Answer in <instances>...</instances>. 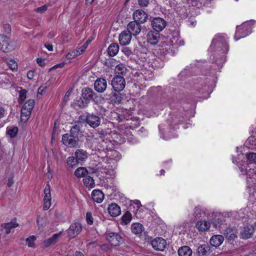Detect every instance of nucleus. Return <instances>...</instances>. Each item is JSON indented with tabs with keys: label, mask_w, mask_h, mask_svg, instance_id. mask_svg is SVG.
Returning a JSON list of instances; mask_svg holds the SVG:
<instances>
[{
	"label": "nucleus",
	"mask_w": 256,
	"mask_h": 256,
	"mask_svg": "<svg viewBox=\"0 0 256 256\" xmlns=\"http://www.w3.org/2000/svg\"><path fill=\"white\" fill-rule=\"evenodd\" d=\"M74 156L79 162L86 160L88 158V154L82 149L76 150L74 152Z\"/></svg>",
	"instance_id": "obj_26"
},
{
	"label": "nucleus",
	"mask_w": 256,
	"mask_h": 256,
	"mask_svg": "<svg viewBox=\"0 0 256 256\" xmlns=\"http://www.w3.org/2000/svg\"><path fill=\"white\" fill-rule=\"evenodd\" d=\"M132 214L129 211H126L121 218L122 223L126 224L130 222L132 220Z\"/></svg>",
	"instance_id": "obj_40"
},
{
	"label": "nucleus",
	"mask_w": 256,
	"mask_h": 256,
	"mask_svg": "<svg viewBox=\"0 0 256 256\" xmlns=\"http://www.w3.org/2000/svg\"><path fill=\"white\" fill-rule=\"evenodd\" d=\"M36 238L34 236H29L26 240V242H27L28 246L29 247H34V241L36 240Z\"/></svg>",
	"instance_id": "obj_48"
},
{
	"label": "nucleus",
	"mask_w": 256,
	"mask_h": 256,
	"mask_svg": "<svg viewBox=\"0 0 256 256\" xmlns=\"http://www.w3.org/2000/svg\"><path fill=\"white\" fill-rule=\"evenodd\" d=\"M92 196L94 201L100 203L104 198V194L99 190H94L92 194Z\"/></svg>",
	"instance_id": "obj_27"
},
{
	"label": "nucleus",
	"mask_w": 256,
	"mask_h": 256,
	"mask_svg": "<svg viewBox=\"0 0 256 256\" xmlns=\"http://www.w3.org/2000/svg\"><path fill=\"white\" fill-rule=\"evenodd\" d=\"M121 50L127 56H129L133 53L132 50L128 47H124Z\"/></svg>",
	"instance_id": "obj_50"
},
{
	"label": "nucleus",
	"mask_w": 256,
	"mask_h": 256,
	"mask_svg": "<svg viewBox=\"0 0 256 256\" xmlns=\"http://www.w3.org/2000/svg\"><path fill=\"white\" fill-rule=\"evenodd\" d=\"M80 162L76 157L74 156H69L67 158V164L72 168L76 167Z\"/></svg>",
	"instance_id": "obj_39"
},
{
	"label": "nucleus",
	"mask_w": 256,
	"mask_h": 256,
	"mask_svg": "<svg viewBox=\"0 0 256 256\" xmlns=\"http://www.w3.org/2000/svg\"><path fill=\"white\" fill-rule=\"evenodd\" d=\"M196 227L199 231L204 232L210 228V223L206 220H200L197 222Z\"/></svg>",
	"instance_id": "obj_32"
},
{
	"label": "nucleus",
	"mask_w": 256,
	"mask_h": 256,
	"mask_svg": "<svg viewBox=\"0 0 256 256\" xmlns=\"http://www.w3.org/2000/svg\"><path fill=\"white\" fill-rule=\"evenodd\" d=\"M178 253L179 256H191L192 251L188 246H185L180 248Z\"/></svg>",
	"instance_id": "obj_28"
},
{
	"label": "nucleus",
	"mask_w": 256,
	"mask_h": 256,
	"mask_svg": "<svg viewBox=\"0 0 256 256\" xmlns=\"http://www.w3.org/2000/svg\"><path fill=\"white\" fill-rule=\"evenodd\" d=\"M132 36L127 30L123 31L120 34L118 37L120 44L122 46L128 44L131 40Z\"/></svg>",
	"instance_id": "obj_21"
},
{
	"label": "nucleus",
	"mask_w": 256,
	"mask_h": 256,
	"mask_svg": "<svg viewBox=\"0 0 256 256\" xmlns=\"http://www.w3.org/2000/svg\"><path fill=\"white\" fill-rule=\"evenodd\" d=\"M140 23L136 21L130 22L127 26V31L132 35L136 36L142 30Z\"/></svg>",
	"instance_id": "obj_8"
},
{
	"label": "nucleus",
	"mask_w": 256,
	"mask_h": 256,
	"mask_svg": "<svg viewBox=\"0 0 256 256\" xmlns=\"http://www.w3.org/2000/svg\"><path fill=\"white\" fill-rule=\"evenodd\" d=\"M224 222V216L219 214L215 216L212 222L215 228H219L222 224Z\"/></svg>",
	"instance_id": "obj_29"
},
{
	"label": "nucleus",
	"mask_w": 256,
	"mask_h": 256,
	"mask_svg": "<svg viewBox=\"0 0 256 256\" xmlns=\"http://www.w3.org/2000/svg\"><path fill=\"white\" fill-rule=\"evenodd\" d=\"M88 102L84 98L82 100L80 98L79 100H78L77 104L80 108H84L87 106Z\"/></svg>",
	"instance_id": "obj_49"
},
{
	"label": "nucleus",
	"mask_w": 256,
	"mask_h": 256,
	"mask_svg": "<svg viewBox=\"0 0 256 256\" xmlns=\"http://www.w3.org/2000/svg\"><path fill=\"white\" fill-rule=\"evenodd\" d=\"M107 178H113L115 177L116 172L114 169H110L106 168L104 170V172Z\"/></svg>",
	"instance_id": "obj_41"
},
{
	"label": "nucleus",
	"mask_w": 256,
	"mask_h": 256,
	"mask_svg": "<svg viewBox=\"0 0 256 256\" xmlns=\"http://www.w3.org/2000/svg\"><path fill=\"white\" fill-rule=\"evenodd\" d=\"M242 172H246V175L250 178L252 177L254 175L256 176V169H249L247 170V168H240Z\"/></svg>",
	"instance_id": "obj_43"
},
{
	"label": "nucleus",
	"mask_w": 256,
	"mask_h": 256,
	"mask_svg": "<svg viewBox=\"0 0 256 256\" xmlns=\"http://www.w3.org/2000/svg\"><path fill=\"white\" fill-rule=\"evenodd\" d=\"M107 87V82L106 79L102 78H98L94 83V90L98 92H104Z\"/></svg>",
	"instance_id": "obj_16"
},
{
	"label": "nucleus",
	"mask_w": 256,
	"mask_h": 256,
	"mask_svg": "<svg viewBox=\"0 0 256 256\" xmlns=\"http://www.w3.org/2000/svg\"><path fill=\"white\" fill-rule=\"evenodd\" d=\"M4 31L6 34H9L11 32V26L8 24H6L4 25Z\"/></svg>",
	"instance_id": "obj_55"
},
{
	"label": "nucleus",
	"mask_w": 256,
	"mask_h": 256,
	"mask_svg": "<svg viewBox=\"0 0 256 256\" xmlns=\"http://www.w3.org/2000/svg\"><path fill=\"white\" fill-rule=\"evenodd\" d=\"M18 132V128L16 126H9L7 128L6 132L10 138H14Z\"/></svg>",
	"instance_id": "obj_38"
},
{
	"label": "nucleus",
	"mask_w": 256,
	"mask_h": 256,
	"mask_svg": "<svg viewBox=\"0 0 256 256\" xmlns=\"http://www.w3.org/2000/svg\"><path fill=\"white\" fill-rule=\"evenodd\" d=\"M80 124H76L72 126L70 130V134L78 139L80 132Z\"/></svg>",
	"instance_id": "obj_35"
},
{
	"label": "nucleus",
	"mask_w": 256,
	"mask_h": 256,
	"mask_svg": "<svg viewBox=\"0 0 256 256\" xmlns=\"http://www.w3.org/2000/svg\"><path fill=\"white\" fill-rule=\"evenodd\" d=\"M224 240V238L222 236L214 235L210 238V242L212 246L217 248L222 244Z\"/></svg>",
	"instance_id": "obj_24"
},
{
	"label": "nucleus",
	"mask_w": 256,
	"mask_h": 256,
	"mask_svg": "<svg viewBox=\"0 0 256 256\" xmlns=\"http://www.w3.org/2000/svg\"><path fill=\"white\" fill-rule=\"evenodd\" d=\"M45 47L49 50L52 51L53 50V46L50 44H44Z\"/></svg>",
	"instance_id": "obj_62"
},
{
	"label": "nucleus",
	"mask_w": 256,
	"mask_h": 256,
	"mask_svg": "<svg viewBox=\"0 0 256 256\" xmlns=\"http://www.w3.org/2000/svg\"><path fill=\"white\" fill-rule=\"evenodd\" d=\"M212 252V250L210 245L203 244L198 247L194 254H196V256H208Z\"/></svg>",
	"instance_id": "obj_14"
},
{
	"label": "nucleus",
	"mask_w": 256,
	"mask_h": 256,
	"mask_svg": "<svg viewBox=\"0 0 256 256\" xmlns=\"http://www.w3.org/2000/svg\"><path fill=\"white\" fill-rule=\"evenodd\" d=\"M210 48L211 49L220 48L223 52H227L228 50V46L225 36L221 34L216 35L212 41Z\"/></svg>",
	"instance_id": "obj_2"
},
{
	"label": "nucleus",
	"mask_w": 256,
	"mask_h": 256,
	"mask_svg": "<svg viewBox=\"0 0 256 256\" xmlns=\"http://www.w3.org/2000/svg\"><path fill=\"white\" fill-rule=\"evenodd\" d=\"M160 238L158 237L156 238L155 239L153 240L152 241L151 244L152 246L154 249L156 250H160Z\"/></svg>",
	"instance_id": "obj_46"
},
{
	"label": "nucleus",
	"mask_w": 256,
	"mask_h": 256,
	"mask_svg": "<svg viewBox=\"0 0 256 256\" xmlns=\"http://www.w3.org/2000/svg\"><path fill=\"white\" fill-rule=\"evenodd\" d=\"M166 31H167L165 34L166 36L161 34V54H166V52H167L166 54L172 56L176 52L178 46L184 44V42L179 40L177 33L170 36L171 31L170 30Z\"/></svg>",
	"instance_id": "obj_1"
},
{
	"label": "nucleus",
	"mask_w": 256,
	"mask_h": 256,
	"mask_svg": "<svg viewBox=\"0 0 256 256\" xmlns=\"http://www.w3.org/2000/svg\"><path fill=\"white\" fill-rule=\"evenodd\" d=\"M62 142L67 147L74 148L78 145V140L72 135L66 134L62 136Z\"/></svg>",
	"instance_id": "obj_10"
},
{
	"label": "nucleus",
	"mask_w": 256,
	"mask_h": 256,
	"mask_svg": "<svg viewBox=\"0 0 256 256\" xmlns=\"http://www.w3.org/2000/svg\"><path fill=\"white\" fill-rule=\"evenodd\" d=\"M7 64L9 68L11 69L12 70L14 71L17 70L18 64L15 60H10L7 62Z\"/></svg>",
	"instance_id": "obj_47"
},
{
	"label": "nucleus",
	"mask_w": 256,
	"mask_h": 256,
	"mask_svg": "<svg viewBox=\"0 0 256 256\" xmlns=\"http://www.w3.org/2000/svg\"><path fill=\"white\" fill-rule=\"evenodd\" d=\"M170 243V241L166 238L165 240L161 238V244L162 246V248L161 249V252H165V253L166 254L167 250H168L169 244Z\"/></svg>",
	"instance_id": "obj_42"
},
{
	"label": "nucleus",
	"mask_w": 256,
	"mask_h": 256,
	"mask_svg": "<svg viewBox=\"0 0 256 256\" xmlns=\"http://www.w3.org/2000/svg\"><path fill=\"white\" fill-rule=\"evenodd\" d=\"M256 228L253 226H248L243 228L240 235L242 238L248 239L252 236Z\"/></svg>",
	"instance_id": "obj_18"
},
{
	"label": "nucleus",
	"mask_w": 256,
	"mask_h": 256,
	"mask_svg": "<svg viewBox=\"0 0 256 256\" xmlns=\"http://www.w3.org/2000/svg\"><path fill=\"white\" fill-rule=\"evenodd\" d=\"M26 90H22L20 92L19 100L24 101L26 98Z\"/></svg>",
	"instance_id": "obj_51"
},
{
	"label": "nucleus",
	"mask_w": 256,
	"mask_h": 256,
	"mask_svg": "<svg viewBox=\"0 0 256 256\" xmlns=\"http://www.w3.org/2000/svg\"><path fill=\"white\" fill-rule=\"evenodd\" d=\"M210 214L208 210L201 206H197L194 208V216L196 218H200L204 217H208Z\"/></svg>",
	"instance_id": "obj_17"
},
{
	"label": "nucleus",
	"mask_w": 256,
	"mask_h": 256,
	"mask_svg": "<svg viewBox=\"0 0 256 256\" xmlns=\"http://www.w3.org/2000/svg\"><path fill=\"white\" fill-rule=\"evenodd\" d=\"M202 94H209L208 86H204L202 89L199 92Z\"/></svg>",
	"instance_id": "obj_56"
},
{
	"label": "nucleus",
	"mask_w": 256,
	"mask_h": 256,
	"mask_svg": "<svg viewBox=\"0 0 256 256\" xmlns=\"http://www.w3.org/2000/svg\"><path fill=\"white\" fill-rule=\"evenodd\" d=\"M36 62L40 66H42L44 64V60L42 58H38Z\"/></svg>",
	"instance_id": "obj_63"
},
{
	"label": "nucleus",
	"mask_w": 256,
	"mask_h": 256,
	"mask_svg": "<svg viewBox=\"0 0 256 256\" xmlns=\"http://www.w3.org/2000/svg\"><path fill=\"white\" fill-rule=\"evenodd\" d=\"M82 230V226L80 223H73L67 230L68 236L70 238H74Z\"/></svg>",
	"instance_id": "obj_13"
},
{
	"label": "nucleus",
	"mask_w": 256,
	"mask_h": 256,
	"mask_svg": "<svg viewBox=\"0 0 256 256\" xmlns=\"http://www.w3.org/2000/svg\"><path fill=\"white\" fill-rule=\"evenodd\" d=\"M90 173L85 167H79L74 172V175L77 178H84Z\"/></svg>",
	"instance_id": "obj_31"
},
{
	"label": "nucleus",
	"mask_w": 256,
	"mask_h": 256,
	"mask_svg": "<svg viewBox=\"0 0 256 256\" xmlns=\"http://www.w3.org/2000/svg\"><path fill=\"white\" fill-rule=\"evenodd\" d=\"M82 98L86 100L88 102H90L91 100H94L98 97L91 88L88 87L84 88L82 90Z\"/></svg>",
	"instance_id": "obj_12"
},
{
	"label": "nucleus",
	"mask_w": 256,
	"mask_h": 256,
	"mask_svg": "<svg viewBox=\"0 0 256 256\" xmlns=\"http://www.w3.org/2000/svg\"><path fill=\"white\" fill-rule=\"evenodd\" d=\"M252 22H246L243 23L241 26L236 27L234 36V38L236 40L244 38L251 33L252 28L250 24Z\"/></svg>",
	"instance_id": "obj_3"
},
{
	"label": "nucleus",
	"mask_w": 256,
	"mask_h": 256,
	"mask_svg": "<svg viewBox=\"0 0 256 256\" xmlns=\"http://www.w3.org/2000/svg\"><path fill=\"white\" fill-rule=\"evenodd\" d=\"M120 92L111 90L110 92H108L104 94V96L112 104H120L123 98L122 95Z\"/></svg>",
	"instance_id": "obj_4"
},
{
	"label": "nucleus",
	"mask_w": 256,
	"mask_h": 256,
	"mask_svg": "<svg viewBox=\"0 0 256 256\" xmlns=\"http://www.w3.org/2000/svg\"><path fill=\"white\" fill-rule=\"evenodd\" d=\"M131 230L133 234H138L142 232L144 230V228L141 224L134 223L131 226Z\"/></svg>",
	"instance_id": "obj_33"
},
{
	"label": "nucleus",
	"mask_w": 256,
	"mask_h": 256,
	"mask_svg": "<svg viewBox=\"0 0 256 256\" xmlns=\"http://www.w3.org/2000/svg\"><path fill=\"white\" fill-rule=\"evenodd\" d=\"M119 51V46L116 43H112L108 47V52L110 56H115Z\"/></svg>",
	"instance_id": "obj_30"
},
{
	"label": "nucleus",
	"mask_w": 256,
	"mask_h": 256,
	"mask_svg": "<svg viewBox=\"0 0 256 256\" xmlns=\"http://www.w3.org/2000/svg\"><path fill=\"white\" fill-rule=\"evenodd\" d=\"M148 42L151 45H156L159 42L160 34L158 30H150L148 34Z\"/></svg>",
	"instance_id": "obj_19"
},
{
	"label": "nucleus",
	"mask_w": 256,
	"mask_h": 256,
	"mask_svg": "<svg viewBox=\"0 0 256 256\" xmlns=\"http://www.w3.org/2000/svg\"><path fill=\"white\" fill-rule=\"evenodd\" d=\"M44 210H48L51 206V194L50 188L48 184L44 190Z\"/></svg>",
	"instance_id": "obj_11"
},
{
	"label": "nucleus",
	"mask_w": 256,
	"mask_h": 256,
	"mask_svg": "<svg viewBox=\"0 0 256 256\" xmlns=\"http://www.w3.org/2000/svg\"><path fill=\"white\" fill-rule=\"evenodd\" d=\"M248 160L250 164H256V153L250 152L246 154Z\"/></svg>",
	"instance_id": "obj_44"
},
{
	"label": "nucleus",
	"mask_w": 256,
	"mask_h": 256,
	"mask_svg": "<svg viewBox=\"0 0 256 256\" xmlns=\"http://www.w3.org/2000/svg\"><path fill=\"white\" fill-rule=\"evenodd\" d=\"M151 25L152 28V30L160 32V18L157 17L154 18L151 22Z\"/></svg>",
	"instance_id": "obj_37"
},
{
	"label": "nucleus",
	"mask_w": 256,
	"mask_h": 256,
	"mask_svg": "<svg viewBox=\"0 0 256 256\" xmlns=\"http://www.w3.org/2000/svg\"><path fill=\"white\" fill-rule=\"evenodd\" d=\"M46 88V86H40L38 89V94H42L43 93L45 92Z\"/></svg>",
	"instance_id": "obj_58"
},
{
	"label": "nucleus",
	"mask_w": 256,
	"mask_h": 256,
	"mask_svg": "<svg viewBox=\"0 0 256 256\" xmlns=\"http://www.w3.org/2000/svg\"><path fill=\"white\" fill-rule=\"evenodd\" d=\"M18 226V224L16 222L15 220H12L10 222L6 223V224H2V226L4 227V226L8 228V229L11 230L12 228H16Z\"/></svg>",
	"instance_id": "obj_45"
},
{
	"label": "nucleus",
	"mask_w": 256,
	"mask_h": 256,
	"mask_svg": "<svg viewBox=\"0 0 256 256\" xmlns=\"http://www.w3.org/2000/svg\"><path fill=\"white\" fill-rule=\"evenodd\" d=\"M28 78L30 80H32L34 77V72L32 70H29L27 73Z\"/></svg>",
	"instance_id": "obj_59"
},
{
	"label": "nucleus",
	"mask_w": 256,
	"mask_h": 256,
	"mask_svg": "<svg viewBox=\"0 0 256 256\" xmlns=\"http://www.w3.org/2000/svg\"><path fill=\"white\" fill-rule=\"evenodd\" d=\"M47 8H48V6L46 5L45 4L40 7L37 8L36 10V11L37 12L42 13L44 12H45L47 10Z\"/></svg>",
	"instance_id": "obj_54"
},
{
	"label": "nucleus",
	"mask_w": 256,
	"mask_h": 256,
	"mask_svg": "<svg viewBox=\"0 0 256 256\" xmlns=\"http://www.w3.org/2000/svg\"><path fill=\"white\" fill-rule=\"evenodd\" d=\"M166 26V22L164 19L161 18V31L164 29Z\"/></svg>",
	"instance_id": "obj_61"
},
{
	"label": "nucleus",
	"mask_w": 256,
	"mask_h": 256,
	"mask_svg": "<svg viewBox=\"0 0 256 256\" xmlns=\"http://www.w3.org/2000/svg\"><path fill=\"white\" fill-rule=\"evenodd\" d=\"M14 178L13 176H11L10 178H8V187H10L12 186V185L14 184Z\"/></svg>",
	"instance_id": "obj_60"
},
{
	"label": "nucleus",
	"mask_w": 256,
	"mask_h": 256,
	"mask_svg": "<svg viewBox=\"0 0 256 256\" xmlns=\"http://www.w3.org/2000/svg\"><path fill=\"white\" fill-rule=\"evenodd\" d=\"M111 85L114 90L121 92L125 88L126 81L122 76H116L112 79Z\"/></svg>",
	"instance_id": "obj_6"
},
{
	"label": "nucleus",
	"mask_w": 256,
	"mask_h": 256,
	"mask_svg": "<svg viewBox=\"0 0 256 256\" xmlns=\"http://www.w3.org/2000/svg\"><path fill=\"white\" fill-rule=\"evenodd\" d=\"M106 237L110 244L114 246H120L122 242V237L116 232H107L106 233Z\"/></svg>",
	"instance_id": "obj_7"
},
{
	"label": "nucleus",
	"mask_w": 256,
	"mask_h": 256,
	"mask_svg": "<svg viewBox=\"0 0 256 256\" xmlns=\"http://www.w3.org/2000/svg\"><path fill=\"white\" fill-rule=\"evenodd\" d=\"M86 219L87 223L88 224H92L93 223V218L91 213L87 212L86 214Z\"/></svg>",
	"instance_id": "obj_52"
},
{
	"label": "nucleus",
	"mask_w": 256,
	"mask_h": 256,
	"mask_svg": "<svg viewBox=\"0 0 256 256\" xmlns=\"http://www.w3.org/2000/svg\"><path fill=\"white\" fill-rule=\"evenodd\" d=\"M34 105V100H27L24 104L21 110V117L22 120H27L28 117L30 115Z\"/></svg>",
	"instance_id": "obj_5"
},
{
	"label": "nucleus",
	"mask_w": 256,
	"mask_h": 256,
	"mask_svg": "<svg viewBox=\"0 0 256 256\" xmlns=\"http://www.w3.org/2000/svg\"><path fill=\"white\" fill-rule=\"evenodd\" d=\"M133 18L134 20L140 23H144L148 18V14L142 10H136L132 14Z\"/></svg>",
	"instance_id": "obj_15"
},
{
	"label": "nucleus",
	"mask_w": 256,
	"mask_h": 256,
	"mask_svg": "<svg viewBox=\"0 0 256 256\" xmlns=\"http://www.w3.org/2000/svg\"><path fill=\"white\" fill-rule=\"evenodd\" d=\"M84 52V49L83 48H79L78 50H74L72 52H68L66 56V58L68 59H72L80 55Z\"/></svg>",
	"instance_id": "obj_36"
},
{
	"label": "nucleus",
	"mask_w": 256,
	"mask_h": 256,
	"mask_svg": "<svg viewBox=\"0 0 256 256\" xmlns=\"http://www.w3.org/2000/svg\"><path fill=\"white\" fill-rule=\"evenodd\" d=\"M236 230L234 228L228 227L226 228L224 232L226 238L228 240H234L236 238Z\"/></svg>",
	"instance_id": "obj_25"
},
{
	"label": "nucleus",
	"mask_w": 256,
	"mask_h": 256,
	"mask_svg": "<svg viewBox=\"0 0 256 256\" xmlns=\"http://www.w3.org/2000/svg\"><path fill=\"white\" fill-rule=\"evenodd\" d=\"M108 212L109 214L113 217H116L121 213L120 207L115 203L111 204L108 206Z\"/></svg>",
	"instance_id": "obj_23"
},
{
	"label": "nucleus",
	"mask_w": 256,
	"mask_h": 256,
	"mask_svg": "<svg viewBox=\"0 0 256 256\" xmlns=\"http://www.w3.org/2000/svg\"><path fill=\"white\" fill-rule=\"evenodd\" d=\"M64 62L60 63L59 64H57L55 65L54 66L52 67V68H57L58 67L62 68V66H64Z\"/></svg>",
	"instance_id": "obj_64"
},
{
	"label": "nucleus",
	"mask_w": 256,
	"mask_h": 256,
	"mask_svg": "<svg viewBox=\"0 0 256 256\" xmlns=\"http://www.w3.org/2000/svg\"><path fill=\"white\" fill-rule=\"evenodd\" d=\"M9 42L10 40L8 37L0 34V50L4 52L10 51V48L9 47Z\"/></svg>",
	"instance_id": "obj_20"
},
{
	"label": "nucleus",
	"mask_w": 256,
	"mask_h": 256,
	"mask_svg": "<svg viewBox=\"0 0 256 256\" xmlns=\"http://www.w3.org/2000/svg\"><path fill=\"white\" fill-rule=\"evenodd\" d=\"M86 121L90 126L96 128L100 126V118L98 116L95 114H88L86 116Z\"/></svg>",
	"instance_id": "obj_9"
},
{
	"label": "nucleus",
	"mask_w": 256,
	"mask_h": 256,
	"mask_svg": "<svg viewBox=\"0 0 256 256\" xmlns=\"http://www.w3.org/2000/svg\"><path fill=\"white\" fill-rule=\"evenodd\" d=\"M138 2L140 7L147 6L149 4V0H138Z\"/></svg>",
	"instance_id": "obj_53"
},
{
	"label": "nucleus",
	"mask_w": 256,
	"mask_h": 256,
	"mask_svg": "<svg viewBox=\"0 0 256 256\" xmlns=\"http://www.w3.org/2000/svg\"><path fill=\"white\" fill-rule=\"evenodd\" d=\"M6 114V110L3 106H0V119L4 117Z\"/></svg>",
	"instance_id": "obj_57"
},
{
	"label": "nucleus",
	"mask_w": 256,
	"mask_h": 256,
	"mask_svg": "<svg viewBox=\"0 0 256 256\" xmlns=\"http://www.w3.org/2000/svg\"><path fill=\"white\" fill-rule=\"evenodd\" d=\"M83 182L86 187L93 188L95 186V183L93 178L88 174L84 178Z\"/></svg>",
	"instance_id": "obj_34"
},
{
	"label": "nucleus",
	"mask_w": 256,
	"mask_h": 256,
	"mask_svg": "<svg viewBox=\"0 0 256 256\" xmlns=\"http://www.w3.org/2000/svg\"><path fill=\"white\" fill-rule=\"evenodd\" d=\"M62 231L54 234L51 238L45 240L44 242V246L48 248L56 244L58 242V238L62 234Z\"/></svg>",
	"instance_id": "obj_22"
}]
</instances>
